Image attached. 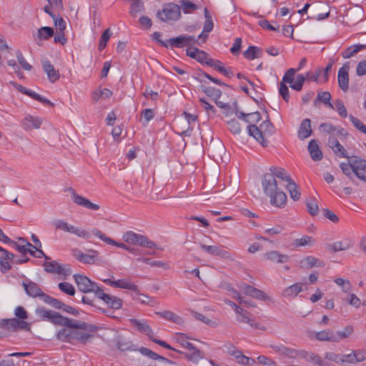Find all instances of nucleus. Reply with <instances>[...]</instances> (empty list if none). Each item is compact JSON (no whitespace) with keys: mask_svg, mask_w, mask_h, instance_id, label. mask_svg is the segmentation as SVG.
<instances>
[{"mask_svg":"<svg viewBox=\"0 0 366 366\" xmlns=\"http://www.w3.org/2000/svg\"><path fill=\"white\" fill-rule=\"evenodd\" d=\"M77 288L84 293L94 292L96 297L103 300L112 309L119 310L122 307V300L117 297L108 295L104 292L98 285L90 280L87 277L75 274L73 275Z\"/></svg>","mask_w":366,"mask_h":366,"instance_id":"1","label":"nucleus"},{"mask_svg":"<svg viewBox=\"0 0 366 366\" xmlns=\"http://www.w3.org/2000/svg\"><path fill=\"white\" fill-rule=\"evenodd\" d=\"M189 339V337L184 334V333H181V332H178L175 335V337L174 338V340H175V342L177 343H178L179 345H181L182 347L184 348H186L190 351H192L191 353H185V352H183L173 347H172L170 345H169L167 342L165 341H163V340H159V339H156V338H152L151 337V340H152V342H154V343L164 347V348H167L168 350H173L176 352H178L179 354H182L184 355V357L190 360V361H192V362H198V360L201 358V356H200V351L197 349L192 343H190L189 342L187 341V340Z\"/></svg>","mask_w":366,"mask_h":366,"instance_id":"2","label":"nucleus"},{"mask_svg":"<svg viewBox=\"0 0 366 366\" xmlns=\"http://www.w3.org/2000/svg\"><path fill=\"white\" fill-rule=\"evenodd\" d=\"M156 16L161 21L172 25L182 17L180 6L173 2L164 4L162 9L157 11Z\"/></svg>","mask_w":366,"mask_h":366,"instance_id":"3","label":"nucleus"},{"mask_svg":"<svg viewBox=\"0 0 366 366\" xmlns=\"http://www.w3.org/2000/svg\"><path fill=\"white\" fill-rule=\"evenodd\" d=\"M35 313L40 320L48 321L55 325L64 327L66 317L61 315L59 312L48 310L44 307H38Z\"/></svg>","mask_w":366,"mask_h":366,"instance_id":"4","label":"nucleus"},{"mask_svg":"<svg viewBox=\"0 0 366 366\" xmlns=\"http://www.w3.org/2000/svg\"><path fill=\"white\" fill-rule=\"evenodd\" d=\"M123 239L129 244L139 245L149 249L157 247V244L154 242L149 240L146 236L135 233L132 231L127 232L123 235Z\"/></svg>","mask_w":366,"mask_h":366,"instance_id":"5","label":"nucleus"},{"mask_svg":"<svg viewBox=\"0 0 366 366\" xmlns=\"http://www.w3.org/2000/svg\"><path fill=\"white\" fill-rule=\"evenodd\" d=\"M44 270L48 273L63 275L64 277L71 274L70 264H61L56 261H45L43 264Z\"/></svg>","mask_w":366,"mask_h":366,"instance_id":"6","label":"nucleus"},{"mask_svg":"<svg viewBox=\"0 0 366 366\" xmlns=\"http://www.w3.org/2000/svg\"><path fill=\"white\" fill-rule=\"evenodd\" d=\"M54 225L56 229H60L66 232L72 233L79 237L89 238L90 233L86 230L79 229L74 225L69 224L67 222L59 219L54 222Z\"/></svg>","mask_w":366,"mask_h":366,"instance_id":"7","label":"nucleus"},{"mask_svg":"<svg viewBox=\"0 0 366 366\" xmlns=\"http://www.w3.org/2000/svg\"><path fill=\"white\" fill-rule=\"evenodd\" d=\"M262 185L263 192L265 195L272 197L274 192H277V182L274 177V174L271 173H266L263 175L262 179Z\"/></svg>","mask_w":366,"mask_h":366,"instance_id":"8","label":"nucleus"},{"mask_svg":"<svg viewBox=\"0 0 366 366\" xmlns=\"http://www.w3.org/2000/svg\"><path fill=\"white\" fill-rule=\"evenodd\" d=\"M68 191L70 192L73 202L75 204L94 211L99 209L100 207L99 204L92 203L88 199L79 195L72 187H69Z\"/></svg>","mask_w":366,"mask_h":366,"instance_id":"9","label":"nucleus"},{"mask_svg":"<svg viewBox=\"0 0 366 366\" xmlns=\"http://www.w3.org/2000/svg\"><path fill=\"white\" fill-rule=\"evenodd\" d=\"M167 41L172 47L183 48L190 46L192 43H196L197 39L194 36L180 35L175 38H171Z\"/></svg>","mask_w":366,"mask_h":366,"instance_id":"10","label":"nucleus"},{"mask_svg":"<svg viewBox=\"0 0 366 366\" xmlns=\"http://www.w3.org/2000/svg\"><path fill=\"white\" fill-rule=\"evenodd\" d=\"M22 286L24 288L26 295L31 297H40L43 300L44 296L46 295L34 282L29 281L28 282H26L24 281L22 282Z\"/></svg>","mask_w":366,"mask_h":366,"instance_id":"11","label":"nucleus"},{"mask_svg":"<svg viewBox=\"0 0 366 366\" xmlns=\"http://www.w3.org/2000/svg\"><path fill=\"white\" fill-rule=\"evenodd\" d=\"M353 173L360 180L366 182V160L355 156V163L352 164Z\"/></svg>","mask_w":366,"mask_h":366,"instance_id":"12","label":"nucleus"},{"mask_svg":"<svg viewBox=\"0 0 366 366\" xmlns=\"http://www.w3.org/2000/svg\"><path fill=\"white\" fill-rule=\"evenodd\" d=\"M64 327L70 329H77L88 330L89 332H95L97 330V326L89 325L85 322H79L68 317H66Z\"/></svg>","mask_w":366,"mask_h":366,"instance_id":"13","label":"nucleus"},{"mask_svg":"<svg viewBox=\"0 0 366 366\" xmlns=\"http://www.w3.org/2000/svg\"><path fill=\"white\" fill-rule=\"evenodd\" d=\"M350 69L349 63H345L338 71L337 81L339 86L346 92L349 88V74L348 71Z\"/></svg>","mask_w":366,"mask_h":366,"instance_id":"14","label":"nucleus"},{"mask_svg":"<svg viewBox=\"0 0 366 366\" xmlns=\"http://www.w3.org/2000/svg\"><path fill=\"white\" fill-rule=\"evenodd\" d=\"M200 247L202 250L211 255L220 257L224 259H229L230 257L229 253L224 249L223 246L217 247L201 244Z\"/></svg>","mask_w":366,"mask_h":366,"instance_id":"15","label":"nucleus"},{"mask_svg":"<svg viewBox=\"0 0 366 366\" xmlns=\"http://www.w3.org/2000/svg\"><path fill=\"white\" fill-rule=\"evenodd\" d=\"M328 145L337 156L347 159L351 157L348 156L347 150L334 136L329 137Z\"/></svg>","mask_w":366,"mask_h":366,"instance_id":"16","label":"nucleus"},{"mask_svg":"<svg viewBox=\"0 0 366 366\" xmlns=\"http://www.w3.org/2000/svg\"><path fill=\"white\" fill-rule=\"evenodd\" d=\"M0 252V269L1 272L6 273L11 268L9 261L14 259V254L1 247Z\"/></svg>","mask_w":366,"mask_h":366,"instance_id":"17","label":"nucleus"},{"mask_svg":"<svg viewBox=\"0 0 366 366\" xmlns=\"http://www.w3.org/2000/svg\"><path fill=\"white\" fill-rule=\"evenodd\" d=\"M42 68L51 83H54L59 80L60 77L59 71L54 68L49 60H44L42 61Z\"/></svg>","mask_w":366,"mask_h":366,"instance_id":"18","label":"nucleus"},{"mask_svg":"<svg viewBox=\"0 0 366 366\" xmlns=\"http://www.w3.org/2000/svg\"><path fill=\"white\" fill-rule=\"evenodd\" d=\"M91 254H84L81 251L76 249L74 251V256L79 262L84 264H93L99 253L96 250H91Z\"/></svg>","mask_w":366,"mask_h":366,"instance_id":"19","label":"nucleus"},{"mask_svg":"<svg viewBox=\"0 0 366 366\" xmlns=\"http://www.w3.org/2000/svg\"><path fill=\"white\" fill-rule=\"evenodd\" d=\"M312 134L311 120L310 119H304L299 127L298 138L303 140L309 137Z\"/></svg>","mask_w":366,"mask_h":366,"instance_id":"20","label":"nucleus"},{"mask_svg":"<svg viewBox=\"0 0 366 366\" xmlns=\"http://www.w3.org/2000/svg\"><path fill=\"white\" fill-rule=\"evenodd\" d=\"M325 265L322 261L313 256L305 257L300 261V267L302 268L309 269L314 267H323Z\"/></svg>","mask_w":366,"mask_h":366,"instance_id":"21","label":"nucleus"},{"mask_svg":"<svg viewBox=\"0 0 366 366\" xmlns=\"http://www.w3.org/2000/svg\"><path fill=\"white\" fill-rule=\"evenodd\" d=\"M91 232H92V234L98 237L100 239H102L104 242L107 243L108 244H113V245H115L118 247L122 248L126 250L129 249V247L127 244H125L122 242H117L114 241L113 239L107 237L104 234H103L100 230H99L97 228L93 229L91 231Z\"/></svg>","mask_w":366,"mask_h":366,"instance_id":"22","label":"nucleus"},{"mask_svg":"<svg viewBox=\"0 0 366 366\" xmlns=\"http://www.w3.org/2000/svg\"><path fill=\"white\" fill-rule=\"evenodd\" d=\"M270 347L281 355H284L290 358H296L298 356L299 350L286 347L282 345H271Z\"/></svg>","mask_w":366,"mask_h":366,"instance_id":"23","label":"nucleus"},{"mask_svg":"<svg viewBox=\"0 0 366 366\" xmlns=\"http://www.w3.org/2000/svg\"><path fill=\"white\" fill-rule=\"evenodd\" d=\"M129 321L140 332L144 333L149 337L153 334L152 329L147 324V321L137 319H130Z\"/></svg>","mask_w":366,"mask_h":366,"instance_id":"24","label":"nucleus"},{"mask_svg":"<svg viewBox=\"0 0 366 366\" xmlns=\"http://www.w3.org/2000/svg\"><path fill=\"white\" fill-rule=\"evenodd\" d=\"M307 149L308 152H310L311 158L314 161H320L322 159V152L320 149V147L315 140L312 139L310 141Z\"/></svg>","mask_w":366,"mask_h":366,"instance_id":"25","label":"nucleus"},{"mask_svg":"<svg viewBox=\"0 0 366 366\" xmlns=\"http://www.w3.org/2000/svg\"><path fill=\"white\" fill-rule=\"evenodd\" d=\"M155 314L165 319L166 320L170 321L177 325H182L184 323V320L180 316L169 310L156 312Z\"/></svg>","mask_w":366,"mask_h":366,"instance_id":"26","label":"nucleus"},{"mask_svg":"<svg viewBox=\"0 0 366 366\" xmlns=\"http://www.w3.org/2000/svg\"><path fill=\"white\" fill-rule=\"evenodd\" d=\"M264 256L267 259L277 263H285L290 259L288 255L280 254L277 251L268 252Z\"/></svg>","mask_w":366,"mask_h":366,"instance_id":"27","label":"nucleus"},{"mask_svg":"<svg viewBox=\"0 0 366 366\" xmlns=\"http://www.w3.org/2000/svg\"><path fill=\"white\" fill-rule=\"evenodd\" d=\"M348 163L342 162L340 164V167L342 172L353 182L355 179L353 178V167L352 164L355 163V156L348 158Z\"/></svg>","mask_w":366,"mask_h":366,"instance_id":"28","label":"nucleus"},{"mask_svg":"<svg viewBox=\"0 0 366 366\" xmlns=\"http://www.w3.org/2000/svg\"><path fill=\"white\" fill-rule=\"evenodd\" d=\"M270 197L271 204L277 207H282L287 201V196L285 193L280 189H277V192H274L272 197Z\"/></svg>","mask_w":366,"mask_h":366,"instance_id":"29","label":"nucleus"},{"mask_svg":"<svg viewBox=\"0 0 366 366\" xmlns=\"http://www.w3.org/2000/svg\"><path fill=\"white\" fill-rule=\"evenodd\" d=\"M302 286H303L302 283L293 284L284 290V291L282 292V295L285 297H295L300 292H302L303 290Z\"/></svg>","mask_w":366,"mask_h":366,"instance_id":"30","label":"nucleus"},{"mask_svg":"<svg viewBox=\"0 0 366 366\" xmlns=\"http://www.w3.org/2000/svg\"><path fill=\"white\" fill-rule=\"evenodd\" d=\"M93 337V335L79 331L77 329H71V342L78 340L81 343L86 344Z\"/></svg>","mask_w":366,"mask_h":366,"instance_id":"31","label":"nucleus"},{"mask_svg":"<svg viewBox=\"0 0 366 366\" xmlns=\"http://www.w3.org/2000/svg\"><path fill=\"white\" fill-rule=\"evenodd\" d=\"M315 337L320 341L338 342V338L331 330L317 332Z\"/></svg>","mask_w":366,"mask_h":366,"instance_id":"32","label":"nucleus"},{"mask_svg":"<svg viewBox=\"0 0 366 366\" xmlns=\"http://www.w3.org/2000/svg\"><path fill=\"white\" fill-rule=\"evenodd\" d=\"M269 173L274 174V177L275 179L276 177H277L279 179L285 180L287 183L292 180L283 168L271 167L269 168Z\"/></svg>","mask_w":366,"mask_h":366,"instance_id":"33","label":"nucleus"},{"mask_svg":"<svg viewBox=\"0 0 366 366\" xmlns=\"http://www.w3.org/2000/svg\"><path fill=\"white\" fill-rule=\"evenodd\" d=\"M366 48L364 44H355L347 48L342 54L344 59H349L356 54L357 52Z\"/></svg>","mask_w":366,"mask_h":366,"instance_id":"34","label":"nucleus"},{"mask_svg":"<svg viewBox=\"0 0 366 366\" xmlns=\"http://www.w3.org/2000/svg\"><path fill=\"white\" fill-rule=\"evenodd\" d=\"M114 287L130 290L136 293H139L138 286L125 280H115V283H114Z\"/></svg>","mask_w":366,"mask_h":366,"instance_id":"35","label":"nucleus"},{"mask_svg":"<svg viewBox=\"0 0 366 366\" xmlns=\"http://www.w3.org/2000/svg\"><path fill=\"white\" fill-rule=\"evenodd\" d=\"M58 340L64 342H71V329L66 327L59 330L56 334Z\"/></svg>","mask_w":366,"mask_h":366,"instance_id":"36","label":"nucleus"},{"mask_svg":"<svg viewBox=\"0 0 366 366\" xmlns=\"http://www.w3.org/2000/svg\"><path fill=\"white\" fill-rule=\"evenodd\" d=\"M201 90L205 93L209 97L217 100L219 99L222 96V92L218 89H215L212 86H201Z\"/></svg>","mask_w":366,"mask_h":366,"instance_id":"37","label":"nucleus"},{"mask_svg":"<svg viewBox=\"0 0 366 366\" xmlns=\"http://www.w3.org/2000/svg\"><path fill=\"white\" fill-rule=\"evenodd\" d=\"M287 189L290 192L291 198L293 200L297 201L300 199L301 194L299 189V187L293 180L287 183Z\"/></svg>","mask_w":366,"mask_h":366,"instance_id":"38","label":"nucleus"},{"mask_svg":"<svg viewBox=\"0 0 366 366\" xmlns=\"http://www.w3.org/2000/svg\"><path fill=\"white\" fill-rule=\"evenodd\" d=\"M24 94L29 96V97L32 98L33 99H35L36 101H39V102H41L44 104H47V105H49L50 107H54V104L53 102H51V101H49V99H47L45 97H41V95H39V94H37L34 91H32V90H31L29 89H26V91Z\"/></svg>","mask_w":366,"mask_h":366,"instance_id":"39","label":"nucleus"},{"mask_svg":"<svg viewBox=\"0 0 366 366\" xmlns=\"http://www.w3.org/2000/svg\"><path fill=\"white\" fill-rule=\"evenodd\" d=\"M140 352L142 355H144L152 360H162L164 362H168V363H174L173 362L169 360L168 359H167L164 357L159 355L156 352L152 351L151 350H149L147 347H141Z\"/></svg>","mask_w":366,"mask_h":366,"instance_id":"40","label":"nucleus"},{"mask_svg":"<svg viewBox=\"0 0 366 366\" xmlns=\"http://www.w3.org/2000/svg\"><path fill=\"white\" fill-rule=\"evenodd\" d=\"M17 318L4 319L0 322V327L9 332H16Z\"/></svg>","mask_w":366,"mask_h":366,"instance_id":"41","label":"nucleus"},{"mask_svg":"<svg viewBox=\"0 0 366 366\" xmlns=\"http://www.w3.org/2000/svg\"><path fill=\"white\" fill-rule=\"evenodd\" d=\"M54 35V29L50 26H43L38 30L36 37L39 40H46Z\"/></svg>","mask_w":366,"mask_h":366,"instance_id":"42","label":"nucleus"},{"mask_svg":"<svg viewBox=\"0 0 366 366\" xmlns=\"http://www.w3.org/2000/svg\"><path fill=\"white\" fill-rule=\"evenodd\" d=\"M350 247L351 244L347 241L336 242H334L333 244L328 245V248L335 252L346 250L349 249Z\"/></svg>","mask_w":366,"mask_h":366,"instance_id":"43","label":"nucleus"},{"mask_svg":"<svg viewBox=\"0 0 366 366\" xmlns=\"http://www.w3.org/2000/svg\"><path fill=\"white\" fill-rule=\"evenodd\" d=\"M43 301H44V302H45L46 304H47L49 305H51L54 308L57 309V310H62L64 304L59 300L54 298L47 294L44 296Z\"/></svg>","mask_w":366,"mask_h":366,"instance_id":"44","label":"nucleus"},{"mask_svg":"<svg viewBox=\"0 0 366 366\" xmlns=\"http://www.w3.org/2000/svg\"><path fill=\"white\" fill-rule=\"evenodd\" d=\"M261 52L259 48L255 46H249L247 49L244 51L243 56L245 59L248 60H253L256 58L259 57L258 53Z\"/></svg>","mask_w":366,"mask_h":366,"instance_id":"45","label":"nucleus"},{"mask_svg":"<svg viewBox=\"0 0 366 366\" xmlns=\"http://www.w3.org/2000/svg\"><path fill=\"white\" fill-rule=\"evenodd\" d=\"M137 297H133L134 300L138 301L142 304H145L152 307L155 305L156 301L153 297L144 294H141L139 292V293H137Z\"/></svg>","mask_w":366,"mask_h":366,"instance_id":"46","label":"nucleus"},{"mask_svg":"<svg viewBox=\"0 0 366 366\" xmlns=\"http://www.w3.org/2000/svg\"><path fill=\"white\" fill-rule=\"evenodd\" d=\"M180 8L184 14H190L199 9L198 6L189 0L180 1Z\"/></svg>","mask_w":366,"mask_h":366,"instance_id":"47","label":"nucleus"},{"mask_svg":"<svg viewBox=\"0 0 366 366\" xmlns=\"http://www.w3.org/2000/svg\"><path fill=\"white\" fill-rule=\"evenodd\" d=\"M314 243V239L312 237H310L308 235H304L300 239H296L293 243L292 245L295 247H303V246H311Z\"/></svg>","mask_w":366,"mask_h":366,"instance_id":"48","label":"nucleus"},{"mask_svg":"<svg viewBox=\"0 0 366 366\" xmlns=\"http://www.w3.org/2000/svg\"><path fill=\"white\" fill-rule=\"evenodd\" d=\"M306 206L307 212L312 216L317 215L319 212V207L317 202V199L315 197H312L310 199L307 200L306 202Z\"/></svg>","mask_w":366,"mask_h":366,"instance_id":"49","label":"nucleus"},{"mask_svg":"<svg viewBox=\"0 0 366 366\" xmlns=\"http://www.w3.org/2000/svg\"><path fill=\"white\" fill-rule=\"evenodd\" d=\"M331 94L328 92H322L317 94L316 101H320L327 104L331 109H334V106L330 103Z\"/></svg>","mask_w":366,"mask_h":366,"instance_id":"50","label":"nucleus"},{"mask_svg":"<svg viewBox=\"0 0 366 366\" xmlns=\"http://www.w3.org/2000/svg\"><path fill=\"white\" fill-rule=\"evenodd\" d=\"M112 34L109 29H107L101 36L98 49L99 51H102L106 47L107 42L111 36Z\"/></svg>","mask_w":366,"mask_h":366,"instance_id":"51","label":"nucleus"},{"mask_svg":"<svg viewBox=\"0 0 366 366\" xmlns=\"http://www.w3.org/2000/svg\"><path fill=\"white\" fill-rule=\"evenodd\" d=\"M58 287L61 292H64L66 295H69L71 296H73L75 295L74 287L69 282H60L58 285Z\"/></svg>","mask_w":366,"mask_h":366,"instance_id":"52","label":"nucleus"},{"mask_svg":"<svg viewBox=\"0 0 366 366\" xmlns=\"http://www.w3.org/2000/svg\"><path fill=\"white\" fill-rule=\"evenodd\" d=\"M325 358L335 362L337 364H342L345 362L343 355L337 354L335 352H327L325 355Z\"/></svg>","mask_w":366,"mask_h":366,"instance_id":"53","label":"nucleus"},{"mask_svg":"<svg viewBox=\"0 0 366 366\" xmlns=\"http://www.w3.org/2000/svg\"><path fill=\"white\" fill-rule=\"evenodd\" d=\"M144 10V3L141 0H137L131 4L130 14L132 16H136L138 12L143 11Z\"/></svg>","mask_w":366,"mask_h":366,"instance_id":"54","label":"nucleus"},{"mask_svg":"<svg viewBox=\"0 0 366 366\" xmlns=\"http://www.w3.org/2000/svg\"><path fill=\"white\" fill-rule=\"evenodd\" d=\"M235 312L242 316V318L239 319V322H246L249 324L250 326H253V320L249 318V312L247 310H244L242 307H238L235 310Z\"/></svg>","mask_w":366,"mask_h":366,"instance_id":"55","label":"nucleus"},{"mask_svg":"<svg viewBox=\"0 0 366 366\" xmlns=\"http://www.w3.org/2000/svg\"><path fill=\"white\" fill-rule=\"evenodd\" d=\"M229 131L234 134H239L241 132L240 124L239 122L233 119L227 122Z\"/></svg>","mask_w":366,"mask_h":366,"instance_id":"56","label":"nucleus"},{"mask_svg":"<svg viewBox=\"0 0 366 366\" xmlns=\"http://www.w3.org/2000/svg\"><path fill=\"white\" fill-rule=\"evenodd\" d=\"M349 118L356 129L366 134V126L359 119L353 117L352 114L349 115Z\"/></svg>","mask_w":366,"mask_h":366,"instance_id":"57","label":"nucleus"},{"mask_svg":"<svg viewBox=\"0 0 366 366\" xmlns=\"http://www.w3.org/2000/svg\"><path fill=\"white\" fill-rule=\"evenodd\" d=\"M279 93L280 95L282 97V99L286 102H288L290 100V91L284 82H280V87H279Z\"/></svg>","mask_w":366,"mask_h":366,"instance_id":"58","label":"nucleus"},{"mask_svg":"<svg viewBox=\"0 0 366 366\" xmlns=\"http://www.w3.org/2000/svg\"><path fill=\"white\" fill-rule=\"evenodd\" d=\"M296 71L297 70L295 69H289L283 76L282 81L281 82H284L285 84L288 83L290 84L293 83L294 76Z\"/></svg>","mask_w":366,"mask_h":366,"instance_id":"59","label":"nucleus"},{"mask_svg":"<svg viewBox=\"0 0 366 366\" xmlns=\"http://www.w3.org/2000/svg\"><path fill=\"white\" fill-rule=\"evenodd\" d=\"M353 332V327L351 325L346 326L343 330L338 331L335 336L338 338V341L341 339L348 337Z\"/></svg>","mask_w":366,"mask_h":366,"instance_id":"60","label":"nucleus"},{"mask_svg":"<svg viewBox=\"0 0 366 366\" xmlns=\"http://www.w3.org/2000/svg\"><path fill=\"white\" fill-rule=\"evenodd\" d=\"M132 346L131 342L122 338H119L117 342V348L122 352L130 350Z\"/></svg>","mask_w":366,"mask_h":366,"instance_id":"61","label":"nucleus"},{"mask_svg":"<svg viewBox=\"0 0 366 366\" xmlns=\"http://www.w3.org/2000/svg\"><path fill=\"white\" fill-rule=\"evenodd\" d=\"M259 129L264 133L272 135L274 132L273 124L269 120L264 121L259 126Z\"/></svg>","mask_w":366,"mask_h":366,"instance_id":"62","label":"nucleus"},{"mask_svg":"<svg viewBox=\"0 0 366 366\" xmlns=\"http://www.w3.org/2000/svg\"><path fill=\"white\" fill-rule=\"evenodd\" d=\"M335 107L338 114L343 118L347 117V112L343 102L338 99L335 101Z\"/></svg>","mask_w":366,"mask_h":366,"instance_id":"63","label":"nucleus"},{"mask_svg":"<svg viewBox=\"0 0 366 366\" xmlns=\"http://www.w3.org/2000/svg\"><path fill=\"white\" fill-rule=\"evenodd\" d=\"M335 282L342 287V290L345 292H347L351 290V284L349 280H344L342 278H337L335 280Z\"/></svg>","mask_w":366,"mask_h":366,"instance_id":"64","label":"nucleus"}]
</instances>
